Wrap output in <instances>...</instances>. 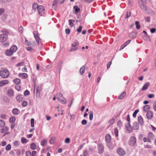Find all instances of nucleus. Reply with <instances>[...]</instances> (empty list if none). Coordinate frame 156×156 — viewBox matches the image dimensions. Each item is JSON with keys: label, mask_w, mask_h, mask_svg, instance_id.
Returning <instances> with one entry per match:
<instances>
[{"label": "nucleus", "mask_w": 156, "mask_h": 156, "mask_svg": "<svg viewBox=\"0 0 156 156\" xmlns=\"http://www.w3.org/2000/svg\"><path fill=\"white\" fill-rule=\"evenodd\" d=\"M0 75L2 77L6 78L9 76V72L6 69L2 68L0 70Z\"/></svg>", "instance_id": "f257e3e1"}, {"label": "nucleus", "mask_w": 156, "mask_h": 156, "mask_svg": "<svg viewBox=\"0 0 156 156\" xmlns=\"http://www.w3.org/2000/svg\"><path fill=\"white\" fill-rule=\"evenodd\" d=\"M79 43L77 41H75L72 44L71 46L72 47L69 50V51L71 52L78 50V47L77 46L79 45Z\"/></svg>", "instance_id": "f03ea898"}, {"label": "nucleus", "mask_w": 156, "mask_h": 156, "mask_svg": "<svg viewBox=\"0 0 156 156\" xmlns=\"http://www.w3.org/2000/svg\"><path fill=\"white\" fill-rule=\"evenodd\" d=\"M57 98L58 101L63 104H65L67 101L66 99L63 96L62 94L58 93L57 94Z\"/></svg>", "instance_id": "7ed1b4c3"}, {"label": "nucleus", "mask_w": 156, "mask_h": 156, "mask_svg": "<svg viewBox=\"0 0 156 156\" xmlns=\"http://www.w3.org/2000/svg\"><path fill=\"white\" fill-rule=\"evenodd\" d=\"M9 38L8 35L5 33L0 34V42L3 43L7 41Z\"/></svg>", "instance_id": "20e7f679"}, {"label": "nucleus", "mask_w": 156, "mask_h": 156, "mask_svg": "<svg viewBox=\"0 0 156 156\" xmlns=\"http://www.w3.org/2000/svg\"><path fill=\"white\" fill-rule=\"evenodd\" d=\"M33 33L34 37L38 45L39 44H42V41L41 38L39 37L38 32L35 31L33 32Z\"/></svg>", "instance_id": "39448f33"}, {"label": "nucleus", "mask_w": 156, "mask_h": 156, "mask_svg": "<svg viewBox=\"0 0 156 156\" xmlns=\"http://www.w3.org/2000/svg\"><path fill=\"white\" fill-rule=\"evenodd\" d=\"M37 11L40 16H43L44 15L45 13V9L44 6L42 5L39 6Z\"/></svg>", "instance_id": "423d86ee"}, {"label": "nucleus", "mask_w": 156, "mask_h": 156, "mask_svg": "<svg viewBox=\"0 0 156 156\" xmlns=\"http://www.w3.org/2000/svg\"><path fill=\"white\" fill-rule=\"evenodd\" d=\"M136 143V139L134 136H131L130 138L129 144L131 146H134Z\"/></svg>", "instance_id": "0eeeda50"}, {"label": "nucleus", "mask_w": 156, "mask_h": 156, "mask_svg": "<svg viewBox=\"0 0 156 156\" xmlns=\"http://www.w3.org/2000/svg\"><path fill=\"white\" fill-rule=\"evenodd\" d=\"M42 90V87L41 86H39L37 87L36 92V97L37 98H39L40 97V92Z\"/></svg>", "instance_id": "6e6552de"}, {"label": "nucleus", "mask_w": 156, "mask_h": 156, "mask_svg": "<svg viewBox=\"0 0 156 156\" xmlns=\"http://www.w3.org/2000/svg\"><path fill=\"white\" fill-rule=\"evenodd\" d=\"M118 154L121 156H123L125 154V151L121 148H119L117 150Z\"/></svg>", "instance_id": "1a4fd4ad"}, {"label": "nucleus", "mask_w": 156, "mask_h": 156, "mask_svg": "<svg viewBox=\"0 0 156 156\" xmlns=\"http://www.w3.org/2000/svg\"><path fill=\"white\" fill-rule=\"evenodd\" d=\"M8 95L10 97H12L14 96V93L12 89H9L7 92Z\"/></svg>", "instance_id": "9d476101"}, {"label": "nucleus", "mask_w": 156, "mask_h": 156, "mask_svg": "<svg viewBox=\"0 0 156 156\" xmlns=\"http://www.w3.org/2000/svg\"><path fill=\"white\" fill-rule=\"evenodd\" d=\"M150 83L149 82H147L145 83L142 88L143 91L146 90L150 86Z\"/></svg>", "instance_id": "9b49d317"}, {"label": "nucleus", "mask_w": 156, "mask_h": 156, "mask_svg": "<svg viewBox=\"0 0 156 156\" xmlns=\"http://www.w3.org/2000/svg\"><path fill=\"white\" fill-rule=\"evenodd\" d=\"M146 116L148 119H151L153 117V113L151 111H149L147 112Z\"/></svg>", "instance_id": "f8f14e48"}, {"label": "nucleus", "mask_w": 156, "mask_h": 156, "mask_svg": "<svg viewBox=\"0 0 156 156\" xmlns=\"http://www.w3.org/2000/svg\"><path fill=\"white\" fill-rule=\"evenodd\" d=\"M16 100L18 102H21L23 100V97L22 95L19 94L16 97Z\"/></svg>", "instance_id": "ddd939ff"}, {"label": "nucleus", "mask_w": 156, "mask_h": 156, "mask_svg": "<svg viewBox=\"0 0 156 156\" xmlns=\"http://www.w3.org/2000/svg\"><path fill=\"white\" fill-rule=\"evenodd\" d=\"M9 81L8 80H4L0 81V87H2L5 85L9 84Z\"/></svg>", "instance_id": "4468645a"}, {"label": "nucleus", "mask_w": 156, "mask_h": 156, "mask_svg": "<svg viewBox=\"0 0 156 156\" xmlns=\"http://www.w3.org/2000/svg\"><path fill=\"white\" fill-rule=\"evenodd\" d=\"M125 126L127 130L129 132H132V129L130 124V123H128V124L126 125Z\"/></svg>", "instance_id": "2eb2a0df"}, {"label": "nucleus", "mask_w": 156, "mask_h": 156, "mask_svg": "<svg viewBox=\"0 0 156 156\" xmlns=\"http://www.w3.org/2000/svg\"><path fill=\"white\" fill-rule=\"evenodd\" d=\"M133 127L134 130H137L139 128V125L138 123L135 122L133 123Z\"/></svg>", "instance_id": "dca6fc26"}, {"label": "nucleus", "mask_w": 156, "mask_h": 156, "mask_svg": "<svg viewBox=\"0 0 156 156\" xmlns=\"http://www.w3.org/2000/svg\"><path fill=\"white\" fill-rule=\"evenodd\" d=\"M19 76L23 79H26L28 77V74L26 73H19Z\"/></svg>", "instance_id": "f3484780"}, {"label": "nucleus", "mask_w": 156, "mask_h": 156, "mask_svg": "<svg viewBox=\"0 0 156 156\" xmlns=\"http://www.w3.org/2000/svg\"><path fill=\"white\" fill-rule=\"evenodd\" d=\"M104 151V146L102 144H100L98 147L99 153L100 154L102 153Z\"/></svg>", "instance_id": "a211bd4d"}, {"label": "nucleus", "mask_w": 156, "mask_h": 156, "mask_svg": "<svg viewBox=\"0 0 156 156\" xmlns=\"http://www.w3.org/2000/svg\"><path fill=\"white\" fill-rule=\"evenodd\" d=\"M126 92L124 91L118 97V98L119 99H122L126 95Z\"/></svg>", "instance_id": "6ab92c4d"}, {"label": "nucleus", "mask_w": 156, "mask_h": 156, "mask_svg": "<svg viewBox=\"0 0 156 156\" xmlns=\"http://www.w3.org/2000/svg\"><path fill=\"white\" fill-rule=\"evenodd\" d=\"M138 121L140 125H143L144 121L143 119L141 116H140L138 118Z\"/></svg>", "instance_id": "aec40b11"}, {"label": "nucleus", "mask_w": 156, "mask_h": 156, "mask_svg": "<svg viewBox=\"0 0 156 156\" xmlns=\"http://www.w3.org/2000/svg\"><path fill=\"white\" fill-rule=\"evenodd\" d=\"M10 49L13 53L17 51V48L15 45H13L11 47Z\"/></svg>", "instance_id": "412c9836"}, {"label": "nucleus", "mask_w": 156, "mask_h": 156, "mask_svg": "<svg viewBox=\"0 0 156 156\" xmlns=\"http://www.w3.org/2000/svg\"><path fill=\"white\" fill-rule=\"evenodd\" d=\"M39 6L38 4L36 3H35L33 5L32 8L34 12H35L37 9H38Z\"/></svg>", "instance_id": "4be33fe9"}, {"label": "nucleus", "mask_w": 156, "mask_h": 156, "mask_svg": "<svg viewBox=\"0 0 156 156\" xmlns=\"http://www.w3.org/2000/svg\"><path fill=\"white\" fill-rule=\"evenodd\" d=\"M5 55L7 56H10L13 54V53L12 52V51L10 49V50H6L5 52Z\"/></svg>", "instance_id": "5701e85b"}, {"label": "nucleus", "mask_w": 156, "mask_h": 156, "mask_svg": "<svg viewBox=\"0 0 156 156\" xmlns=\"http://www.w3.org/2000/svg\"><path fill=\"white\" fill-rule=\"evenodd\" d=\"M47 143V140L46 139H44L42 140L41 142V145L42 146H45Z\"/></svg>", "instance_id": "b1692460"}, {"label": "nucleus", "mask_w": 156, "mask_h": 156, "mask_svg": "<svg viewBox=\"0 0 156 156\" xmlns=\"http://www.w3.org/2000/svg\"><path fill=\"white\" fill-rule=\"evenodd\" d=\"M143 38L144 40L148 41L150 42L151 41L150 37L147 34L144 35Z\"/></svg>", "instance_id": "393cba45"}, {"label": "nucleus", "mask_w": 156, "mask_h": 156, "mask_svg": "<svg viewBox=\"0 0 156 156\" xmlns=\"http://www.w3.org/2000/svg\"><path fill=\"white\" fill-rule=\"evenodd\" d=\"M150 109V107L149 105H146L144 106L143 110L145 112L148 111V110H149Z\"/></svg>", "instance_id": "a878e982"}, {"label": "nucleus", "mask_w": 156, "mask_h": 156, "mask_svg": "<svg viewBox=\"0 0 156 156\" xmlns=\"http://www.w3.org/2000/svg\"><path fill=\"white\" fill-rule=\"evenodd\" d=\"M12 113L14 115H18L20 113V111L17 108H14L12 110Z\"/></svg>", "instance_id": "bb28decb"}, {"label": "nucleus", "mask_w": 156, "mask_h": 156, "mask_svg": "<svg viewBox=\"0 0 156 156\" xmlns=\"http://www.w3.org/2000/svg\"><path fill=\"white\" fill-rule=\"evenodd\" d=\"M13 82L16 85H18L20 83L21 80H20V79L19 78H16V79H14L13 80Z\"/></svg>", "instance_id": "cd10ccee"}, {"label": "nucleus", "mask_w": 156, "mask_h": 156, "mask_svg": "<svg viewBox=\"0 0 156 156\" xmlns=\"http://www.w3.org/2000/svg\"><path fill=\"white\" fill-rule=\"evenodd\" d=\"M115 121V119L112 118L111 120H110L108 122V124L109 125V126H108V127H109V126H111L112 124Z\"/></svg>", "instance_id": "c85d7f7f"}, {"label": "nucleus", "mask_w": 156, "mask_h": 156, "mask_svg": "<svg viewBox=\"0 0 156 156\" xmlns=\"http://www.w3.org/2000/svg\"><path fill=\"white\" fill-rule=\"evenodd\" d=\"M37 148V145L36 144L34 143H32L30 145V148L32 150H35Z\"/></svg>", "instance_id": "c756f323"}, {"label": "nucleus", "mask_w": 156, "mask_h": 156, "mask_svg": "<svg viewBox=\"0 0 156 156\" xmlns=\"http://www.w3.org/2000/svg\"><path fill=\"white\" fill-rule=\"evenodd\" d=\"M148 137L150 139H153L154 138V136L152 133L150 132L148 133Z\"/></svg>", "instance_id": "7c9ffc66"}, {"label": "nucleus", "mask_w": 156, "mask_h": 156, "mask_svg": "<svg viewBox=\"0 0 156 156\" xmlns=\"http://www.w3.org/2000/svg\"><path fill=\"white\" fill-rule=\"evenodd\" d=\"M8 130V128L7 127H5L4 128H2L0 130V132L2 133H3L5 132H6Z\"/></svg>", "instance_id": "2f4dec72"}, {"label": "nucleus", "mask_w": 156, "mask_h": 156, "mask_svg": "<svg viewBox=\"0 0 156 156\" xmlns=\"http://www.w3.org/2000/svg\"><path fill=\"white\" fill-rule=\"evenodd\" d=\"M140 7L141 9L144 10H146L147 9V8L146 6L144 5L142 3L141 4L139 3Z\"/></svg>", "instance_id": "473e14b6"}, {"label": "nucleus", "mask_w": 156, "mask_h": 156, "mask_svg": "<svg viewBox=\"0 0 156 156\" xmlns=\"http://www.w3.org/2000/svg\"><path fill=\"white\" fill-rule=\"evenodd\" d=\"M56 140L55 137H53L51 138L49 140V143L51 144H53L55 142Z\"/></svg>", "instance_id": "72a5a7b5"}, {"label": "nucleus", "mask_w": 156, "mask_h": 156, "mask_svg": "<svg viewBox=\"0 0 156 156\" xmlns=\"http://www.w3.org/2000/svg\"><path fill=\"white\" fill-rule=\"evenodd\" d=\"M69 26L71 27H73L74 25L73 23L75 22V20H69Z\"/></svg>", "instance_id": "f704fd0d"}, {"label": "nucleus", "mask_w": 156, "mask_h": 156, "mask_svg": "<svg viewBox=\"0 0 156 156\" xmlns=\"http://www.w3.org/2000/svg\"><path fill=\"white\" fill-rule=\"evenodd\" d=\"M89 119L90 120H92L93 119V113L92 111H90L89 114Z\"/></svg>", "instance_id": "c9c22d12"}, {"label": "nucleus", "mask_w": 156, "mask_h": 156, "mask_svg": "<svg viewBox=\"0 0 156 156\" xmlns=\"http://www.w3.org/2000/svg\"><path fill=\"white\" fill-rule=\"evenodd\" d=\"M85 67L84 66H82L80 69V72L81 75H83L84 72Z\"/></svg>", "instance_id": "e433bc0d"}, {"label": "nucleus", "mask_w": 156, "mask_h": 156, "mask_svg": "<svg viewBox=\"0 0 156 156\" xmlns=\"http://www.w3.org/2000/svg\"><path fill=\"white\" fill-rule=\"evenodd\" d=\"M143 140L144 142H149L150 143H151V140L149 138H147L146 137H144L143 138Z\"/></svg>", "instance_id": "4c0bfd02"}, {"label": "nucleus", "mask_w": 156, "mask_h": 156, "mask_svg": "<svg viewBox=\"0 0 156 156\" xmlns=\"http://www.w3.org/2000/svg\"><path fill=\"white\" fill-rule=\"evenodd\" d=\"M73 9L76 13H78L80 11V8L78 7L77 6H75L74 7Z\"/></svg>", "instance_id": "58836bf2"}, {"label": "nucleus", "mask_w": 156, "mask_h": 156, "mask_svg": "<svg viewBox=\"0 0 156 156\" xmlns=\"http://www.w3.org/2000/svg\"><path fill=\"white\" fill-rule=\"evenodd\" d=\"M5 125V123L4 121L0 120V127H3Z\"/></svg>", "instance_id": "ea45409f"}, {"label": "nucleus", "mask_w": 156, "mask_h": 156, "mask_svg": "<svg viewBox=\"0 0 156 156\" xmlns=\"http://www.w3.org/2000/svg\"><path fill=\"white\" fill-rule=\"evenodd\" d=\"M135 24L136 29H139L140 28V26L139 24V22L138 21H136Z\"/></svg>", "instance_id": "a19ab883"}, {"label": "nucleus", "mask_w": 156, "mask_h": 156, "mask_svg": "<svg viewBox=\"0 0 156 156\" xmlns=\"http://www.w3.org/2000/svg\"><path fill=\"white\" fill-rule=\"evenodd\" d=\"M21 141L23 143H26L28 141V140L26 139L25 138L23 137L21 139Z\"/></svg>", "instance_id": "79ce46f5"}, {"label": "nucleus", "mask_w": 156, "mask_h": 156, "mask_svg": "<svg viewBox=\"0 0 156 156\" xmlns=\"http://www.w3.org/2000/svg\"><path fill=\"white\" fill-rule=\"evenodd\" d=\"M20 144V142L19 141L16 140L15 141L13 142V145L17 147Z\"/></svg>", "instance_id": "37998d69"}, {"label": "nucleus", "mask_w": 156, "mask_h": 156, "mask_svg": "<svg viewBox=\"0 0 156 156\" xmlns=\"http://www.w3.org/2000/svg\"><path fill=\"white\" fill-rule=\"evenodd\" d=\"M114 133H115V136L117 137L118 136V130L117 128H115L114 129Z\"/></svg>", "instance_id": "c03bdc74"}, {"label": "nucleus", "mask_w": 156, "mask_h": 156, "mask_svg": "<svg viewBox=\"0 0 156 156\" xmlns=\"http://www.w3.org/2000/svg\"><path fill=\"white\" fill-rule=\"evenodd\" d=\"M88 155V152L87 150H85L83 152V154L80 156H87Z\"/></svg>", "instance_id": "a18cd8bd"}, {"label": "nucleus", "mask_w": 156, "mask_h": 156, "mask_svg": "<svg viewBox=\"0 0 156 156\" xmlns=\"http://www.w3.org/2000/svg\"><path fill=\"white\" fill-rule=\"evenodd\" d=\"M131 12L130 11H127L125 17V19H127L130 16Z\"/></svg>", "instance_id": "49530a36"}, {"label": "nucleus", "mask_w": 156, "mask_h": 156, "mask_svg": "<svg viewBox=\"0 0 156 156\" xmlns=\"http://www.w3.org/2000/svg\"><path fill=\"white\" fill-rule=\"evenodd\" d=\"M139 112V109H137L136 110L133 112V116L134 118H135L136 116L137 113Z\"/></svg>", "instance_id": "de8ad7c7"}, {"label": "nucleus", "mask_w": 156, "mask_h": 156, "mask_svg": "<svg viewBox=\"0 0 156 156\" xmlns=\"http://www.w3.org/2000/svg\"><path fill=\"white\" fill-rule=\"evenodd\" d=\"M117 125L120 128L122 126V123L121 121L119 120L118 121Z\"/></svg>", "instance_id": "09e8293b"}, {"label": "nucleus", "mask_w": 156, "mask_h": 156, "mask_svg": "<svg viewBox=\"0 0 156 156\" xmlns=\"http://www.w3.org/2000/svg\"><path fill=\"white\" fill-rule=\"evenodd\" d=\"M26 156H32L31 152L28 150L26 152Z\"/></svg>", "instance_id": "8fccbe9b"}, {"label": "nucleus", "mask_w": 156, "mask_h": 156, "mask_svg": "<svg viewBox=\"0 0 156 156\" xmlns=\"http://www.w3.org/2000/svg\"><path fill=\"white\" fill-rule=\"evenodd\" d=\"M16 120V119L15 117H12L9 119V122L11 123H13Z\"/></svg>", "instance_id": "3c124183"}, {"label": "nucleus", "mask_w": 156, "mask_h": 156, "mask_svg": "<svg viewBox=\"0 0 156 156\" xmlns=\"http://www.w3.org/2000/svg\"><path fill=\"white\" fill-rule=\"evenodd\" d=\"M11 148V146L10 144H8L5 147V150L7 151L10 150Z\"/></svg>", "instance_id": "603ef678"}, {"label": "nucleus", "mask_w": 156, "mask_h": 156, "mask_svg": "<svg viewBox=\"0 0 156 156\" xmlns=\"http://www.w3.org/2000/svg\"><path fill=\"white\" fill-rule=\"evenodd\" d=\"M15 87L16 89L18 91H20L21 89V87L18 85V84L16 85L15 86Z\"/></svg>", "instance_id": "864d4df0"}, {"label": "nucleus", "mask_w": 156, "mask_h": 156, "mask_svg": "<svg viewBox=\"0 0 156 156\" xmlns=\"http://www.w3.org/2000/svg\"><path fill=\"white\" fill-rule=\"evenodd\" d=\"M136 34H135L134 33H132L130 34H129V37L131 38H135V37Z\"/></svg>", "instance_id": "5fc2aeb1"}, {"label": "nucleus", "mask_w": 156, "mask_h": 156, "mask_svg": "<svg viewBox=\"0 0 156 156\" xmlns=\"http://www.w3.org/2000/svg\"><path fill=\"white\" fill-rule=\"evenodd\" d=\"M19 31L21 33H22L23 32V28L22 26H20L18 29Z\"/></svg>", "instance_id": "6e6d98bb"}, {"label": "nucleus", "mask_w": 156, "mask_h": 156, "mask_svg": "<svg viewBox=\"0 0 156 156\" xmlns=\"http://www.w3.org/2000/svg\"><path fill=\"white\" fill-rule=\"evenodd\" d=\"M34 119L32 118L31 119V126L32 127H34Z\"/></svg>", "instance_id": "4d7b16f0"}, {"label": "nucleus", "mask_w": 156, "mask_h": 156, "mask_svg": "<svg viewBox=\"0 0 156 156\" xmlns=\"http://www.w3.org/2000/svg\"><path fill=\"white\" fill-rule=\"evenodd\" d=\"M153 106L154 109L156 111V101H154L153 102Z\"/></svg>", "instance_id": "13d9d810"}, {"label": "nucleus", "mask_w": 156, "mask_h": 156, "mask_svg": "<svg viewBox=\"0 0 156 156\" xmlns=\"http://www.w3.org/2000/svg\"><path fill=\"white\" fill-rule=\"evenodd\" d=\"M24 96L28 95L30 94V91L28 90H26L24 93Z\"/></svg>", "instance_id": "bf43d9fd"}, {"label": "nucleus", "mask_w": 156, "mask_h": 156, "mask_svg": "<svg viewBox=\"0 0 156 156\" xmlns=\"http://www.w3.org/2000/svg\"><path fill=\"white\" fill-rule=\"evenodd\" d=\"M4 47H7L9 46V42H6L2 44Z\"/></svg>", "instance_id": "052dcab7"}, {"label": "nucleus", "mask_w": 156, "mask_h": 156, "mask_svg": "<svg viewBox=\"0 0 156 156\" xmlns=\"http://www.w3.org/2000/svg\"><path fill=\"white\" fill-rule=\"evenodd\" d=\"M70 139L69 138H66L65 140V142L66 143L68 144L70 142Z\"/></svg>", "instance_id": "680f3d73"}, {"label": "nucleus", "mask_w": 156, "mask_h": 156, "mask_svg": "<svg viewBox=\"0 0 156 156\" xmlns=\"http://www.w3.org/2000/svg\"><path fill=\"white\" fill-rule=\"evenodd\" d=\"M27 101H24L22 103V105L23 107H25L27 105Z\"/></svg>", "instance_id": "e2e57ef3"}, {"label": "nucleus", "mask_w": 156, "mask_h": 156, "mask_svg": "<svg viewBox=\"0 0 156 156\" xmlns=\"http://www.w3.org/2000/svg\"><path fill=\"white\" fill-rule=\"evenodd\" d=\"M82 27L81 26H80L76 30L78 33H80L81 32L82 29Z\"/></svg>", "instance_id": "0e129e2a"}, {"label": "nucleus", "mask_w": 156, "mask_h": 156, "mask_svg": "<svg viewBox=\"0 0 156 156\" xmlns=\"http://www.w3.org/2000/svg\"><path fill=\"white\" fill-rule=\"evenodd\" d=\"M148 97L150 98H153L154 97V95L153 94H149L148 95Z\"/></svg>", "instance_id": "69168bd1"}, {"label": "nucleus", "mask_w": 156, "mask_h": 156, "mask_svg": "<svg viewBox=\"0 0 156 156\" xmlns=\"http://www.w3.org/2000/svg\"><path fill=\"white\" fill-rule=\"evenodd\" d=\"M87 121L85 119L83 120L81 122V123L83 125H85L87 124Z\"/></svg>", "instance_id": "338daca9"}, {"label": "nucleus", "mask_w": 156, "mask_h": 156, "mask_svg": "<svg viewBox=\"0 0 156 156\" xmlns=\"http://www.w3.org/2000/svg\"><path fill=\"white\" fill-rule=\"evenodd\" d=\"M126 46V45H125V44H123L122 45L120 48V50H121L123 49V48Z\"/></svg>", "instance_id": "774afa93"}]
</instances>
